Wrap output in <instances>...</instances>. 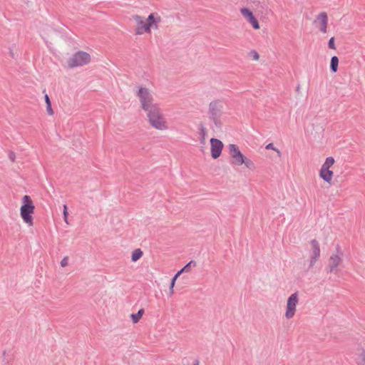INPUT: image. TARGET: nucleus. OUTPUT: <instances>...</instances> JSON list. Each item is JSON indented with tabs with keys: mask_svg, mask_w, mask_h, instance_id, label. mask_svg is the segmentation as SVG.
Instances as JSON below:
<instances>
[{
	"mask_svg": "<svg viewBox=\"0 0 365 365\" xmlns=\"http://www.w3.org/2000/svg\"><path fill=\"white\" fill-rule=\"evenodd\" d=\"M138 98L142 108L146 112V116L149 125L157 130H167L169 129V123L165 114L154 103V99L150 93H138Z\"/></svg>",
	"mask_w": 365,
	"mask_h": 365,
	"instance_id": "obj_1",
	"label": "nucleus"
},
{
	"mask_svg": "<svg viewBox=\"0 0 365 365\" xmlns=\"http://www.w3.org/2000/svg\"><path fill=\"white\" fill-rule=\"evenodd\" d=\"M133 19L135 23V33L137 35L150 34L152 29L158 30L162 21L160 15L157 12L150 13L146 19L140 15H135Z\"/></svg>",
	"mask_w": 365,
	"mask_h": 365,
	"instance_id": "obj_2",
	"label": "nucleus"
},
{
	"mask_svg": "<svg viewBox=\"0 0 365 365\" xmlns=\"http://www.w3.org/2000/svg\"><path fill=\"white\" fill-rule=\"evenodd\" d=\"M331 232L329 229H322L317 234V239L311 240L309 242L308 262L309 266L312 267L319 260L321 254L319 240L327 244L330 238Z\"/></svg>",
	"mask_w": 365,
	"mask_h": 365,
	"instance_id": "obj_3",
	"label": "nucleus"
},
{
	"mask_svg": "<svg viewBox=\"0 0 365 365\" xmlns=\"http://www.w3.org/2000/svg\"><path fill=\"white\" fill-rule=\"evenodd\" d=\"M232 163L235 166H245L250 171H255L256 164L252 160L245 156L235 144H230L228 146Z\"/></svg>",
	"mask_w": 365,
	"mask_h": 365,
	"instance_id": "obj_4",
	"label": "nucleus"
},
{
	"mask_svg": "<svg viewBox=\"0 0 365 365\" xmlns=\"http://www.w3.org/2000/svg\"><path fill=\"white\" fill-rule=\"evenodd\" d=\"M35 205L29 195H25L21 199L20 207V216L23 222L29 227L34 226V217Z\"/></svg>",
	"mask_w": 365,
	"mask_h": 365,
	"instance_id": "obj_5",
	"label": "nucleus"
},
{
	"mask_svg": "<svg viewBox=\"0 0 365 365\" xmlns=\"http://www.w3.org/2000/svg\"><path fill=\"white\" fill-rule=\"evenodd\" d=\"M91 61V55L85 51H78L69 57L66 63L65 67L73 68L83 66L88 64Z\"/></svg>",
	"mask_w": 365,
	"mask_h": 365,
	"instance_id": "obj_6",
	"label": "nucleus"
},
{
	"mask_svg": "<svg viewBox=\"0 0 365 365\" xmlns=\"http://www.w3.org/2000/svg\"><path fill=\"white\" fill-rule=\"evenodd\" d=\"M335 163V160L333 157H327L319 170V178L329 185L333 184L334 171L331 168Z\"/></svg>",
	"mask_w": 365,
	"mask_h": 365,
	"instance_id": "obj_7",
	"label": "nucleus"
},
{
	"mask_svg": "<svg viewBox=\"0 0 365 365\" xmlns=\"http://www.w3.org/2000/svg\"><path fill=\"white\" fill-rule=\"evenodd\" d=\"M299 304V295L297 293L292 294L287 300L284 317L286 319H292L296 312L297 307Z\"/></svg>",
	"mask_w": 365,
	"mask_h": 365,
	"instance_id": "obj_8",
	"label": "nucleus"
},
{
	"mask_svg": "<svg viewBox=\"0 0 365 365\" xmlns=\"http://www.w3.org/2000/svg\"><path fill=\"white\" fill-rule=\"evenodd\" d=\"M343 254L341 251H336L331 255L328 259V269L331 273H336L342 263Z\"/></svg>",
	"mask_w": 365,
	"mask_h": 365,
	"instance_id": "obj_9",
	"label": "nucleus"
},
{
	"mask_svg": "<svg viewBox=\"0 0 365 365\" xmlns=\"http://www.w3.org/2000/svg\"><path fill=\"white\" fill-rule=\"evenodd\" d=\"M240 14L242 15L247 22L251 24L254 29L258 30L260 29L258 20L250 9L245 7L241 8Z\"/></svg>",
	"mask_w": 365,
	"mask_h": 365,
	"instance_id": "obj_10",
	"label": "nucleus"
},
{
	"mask_svg": "<svg viewBox=\"0 0 365 365\" xmlns=\"http://www.w3.org/2000/svg\"><path fill=\"white\" fill-rule=\"evenodd\" d=\"M210 154L213 159H217L222 154L224 145L221 140L217 138H211L210 140Z\"/></svg>",
	"mask_w": 365,
	"mask_h": 365,
	"instance_id": "obj_11",
	"label": "nucleus"
},
{
	"mask_svg": "<svg viewBox=\"0 0 365 365\" xmlns=\"http://www.w3.org/2000/svg\"><path fill=\"white\" fill-rule=\"evenodd\" d=\"M316 24L319 30L325 34L327 32L328 16L326 12L319 13L316 18Z\"/></svg>",
	"mask_w": 365,
	"mask_h": 365,
	"instance_id": "obj_12",
	"label": "nucleus"
},
{
	"mask_svg": "<svg viewBox=\"0 0 365 365\" xmlns=\"http://www.w3.org/2000/svg\"><path fill=\"white\" fill-rule=\"evenodd\" d=\"M52 27L47 24H42L38 27V32L42 38H48L52 32Z\"/></svg>",
	"mask_w": 365,
	"mask_h": 365,
	"instance_id": "obj_13",
	"label": "nucleus"
},
{
	"mask_svg": "<svg viewBox=\"0 0 365 365\" xmlns=\"http://www.w3.org/2000/svg\"><path fill=\"white\" fill-rule=\"evenodd\" d=\"M144 312H145L144 309H140L136 314H134V313L131 314L130 318H131L132 322L133 324H137L143 317Z\"/></svg>",
	"mask_w": 365,
	"mask_h": 365,
	"instance_id": "obj_14",
	"label": "nucleus"
},
{
	"mask_svg": "<svg viewBox=\"0 0 365 365\" xmlns=\"http://www.w3.org/2000/svg\"><path fill=\"white\" fill-rule=\"evenodd\" d=\"M339 66V58L337 56H333L331 58L330 68L333 73H336L338 71Z\"/></svg>",
	"mask_w": 365,
	"mask_h": 365,
	"instance_id": "obj_15",
	"label": "nucleus"
},
{
	"mask_svg": "<svg viewBox=\"0 0 365 365\" xmlns=\"http://www.w3.org/2000/svg\"><path fill=\"white\" fill-rule=\"evenodd\" d=\"M45 102L46 103V112L49 115H53V110L51 108V103L50 101V98L47 94L44 96Z\"/></svg>",
	"mask_w": 365,
	"mask_h": 365,
	"instance_id": "obj_16",
	"label": "nucleus"
},
{
	"mask_svg": "<svg viewBox=\"0 0 365 365\" xmlns=\"http://www.w3.org/2000/svg\"><path fill=\"white\" fill-rule=\"evenodd\" d=\"M143 256V252L140 249H136L132 252L131 260L133 262L138 261Z\"/></svg>",
	"mask_w": 365,
	"mask_h": 365,
	"instance_id": "obj_17",
	"label": "nucleus"
},
{
	"mask_svg": "<svg viewBox=\"0 0 365 365\" xmlns=\"http://www.w3.org/2000/svg\"><path fill=\"white\" fill-rule=\"evenodd\" d=\"M197 266V263L194 260L190 261L184 267L182 268L184 272H190L191 267H195Z\"/></svg>",
	"mask_w": 365,
	"mask_h": 365,
	"instance_id": "obj_18",
	"label": "nucleus"
},
{
	"mask_svg": "<svg viewBox=\"0 0 365 365\" xmlns=\"http://www.w3.org/2000/svg\"><path fill=\"white\" fill-rule=\"evenodd\" d=\"M265 149L267 150H272L274 151H275L278 155V157H281L282 156V152L278 149L277 148L274 144L272 143H270L269 144H267L265 147Z\"/></svg>",
	"mask_w": 365,
	"mask_h": 365,
	"instance_id": "obj_19",
	"label": "nucleus"
},
{
	"mask_svg": "<svg viewBox=\"0 0 365 365\" xmlns=\"http://www.w3.org/2000/svg\"><path fill=\"white\" fill-rule=\"evenodd\" d=\"M249 56L253 61H259V54L258 52L255 50H252L249 53Z\"/></svg>",
	"mask_w": 365,
	"mask_h": 365,
	"instance_id": "obj_20",
	"label": "nucleus"
},
{
	"mask_svg": "<svg viewBox=\"0 0 365 365\" xmlns=\"http://www.w3.org/2000/svg\"><path fill=\"white\" fill-rule=\"evenodd\" d=\"M175 282H176L175 279L173 278L171 279L170 285V294L171 295L173 294V293H174V287L175 285Z\"/></svg>",
	"mask_w": 365,
	"mask_h": 365,
	"instance_id": "obj_21",
	"label": "nucleus"
},
{
	"mask_svg": "<svg viewBox=\"0 0 365 365\" xmlns=\"http://www.w3.org/2000/svg\"><path fill=\"white\" fill-rule=\"evenodd\" d=\"M68 262H69V259L68 257H64L61 261V266L62 267H65L66 266H68Z\"/></svg>",
	"mask_w": 365,
	"mask_h": 365,
	"instance_id": "obj_22",
	"label": "nucleus"
},
{
	"mask_svg": "<svg viewBox=\"0 0 365 365\" xmlns=\"http://www.w3.org/2000/svg\"><path fill=\"white\" fill-rule=\"evenodd\" d=\"M328 45H329V47L333 50H335L336 49V46H335V43H334V37H331L329 41V43H328Z\"/></svg>",
	"mask_w": 365,
	"mask_h": 365,
	"instance_id": "obj_23",
	"label": "nucleus"
},
{
	"mask_svg": "<svg viewBox=\"0 0 365 365\" xmlns=\"http://www.w3.org/2000/svg\"><path fill=\"white\" fill-rule=\"evenodd\" d=\"M63 216H64L65 221L67 222L68 211H67V206L66 205H64V206H63Z\"/></svg>",
	"mask_w": 365,
	"mask_h": 365,
	"instance_id": "obj_24",
	"label": "nucleus"
},
{
	"mask_svg": "<svg viewBox=\"0 0 365 365\" xmlns=\"http://www.w3.org/2000/svg\"><path fill=\"white\" fill-rule=\"evenodd\" d=\"M360 365H364L365 364V352L362 353L361 356H360Z\"/></svg>",
	"mask_w": 365,
	"mask_h": 365,
	"instance_id": "obj_25",
	"label": "nucleus"
},
{
	"mask_svg": "<svg viewBox=\"0 0 365 365\" xmlns=\"http://www.w3.org/2000/svg\"><path fill=\"white\" fill-rule=\"evenodd\" d=\"M184 273V272L182 271V269H181L180 270H179L176 274L173 277L174 279H175L177 280V279L180 276L181 274Z\"/></svg>",
	"mask_w": 365,
	"mask_h": 365,
	"instance_id": "obj_26",
	"label": "nucleus"
}]
</instances>
